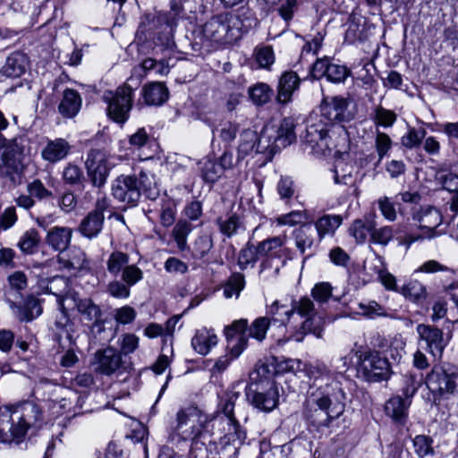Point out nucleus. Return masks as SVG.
Segmentation results:
<instances>
[{"instance_id":"obj_1","label":"nucleus","mask_w":458,"mask_h":458,"mask_svg":"<svg viewBox=\"0 0 458 458\" xmlns=\"http://www.w3.org/2000/svg\"><path fill=\"white\" fill-rule=\"evenodd\" d=\"M303 370L313 383L302 403V417L317 428H329L344 413L347 394L342 382L331 376L325 363H307Z\"/></svg>"},{"instance_id":"obj_2","label":"nucleus","mask_w":458,"mask_h":458,"mask_svg":"<svg viewBox=\"0 0 458 458\" xmlns=\"http://www.w3.org/2000/svg\"><path fill=\"white\" fill-rule=\"evenodd\" d=\"M320 114L310 116L304 140L312 148H330L329 129L334 123H349L356 114L355 105L349 97L326 96L319 105Z\"/></svg>"},{"instance_id":"obj_3","label":"nucleus","mask_w":458,"mask_h":458,"mask_svg":"<svg viewBox=\"0 0 458 458\" xmlns=\"http://www.w3.org/2000/svg\"><path fill=\"white\" fill-rule=\"evenodd\" d=\"M42 420V410L33 401L0 407V439L2 442L19 440L29 428H38Z\"/></svg>"},{"instance_id":"obj_4","label":"nucleus","mask_w":458,"mask_h":458,"mask_svg":"<svg viewBox=\"0 0 458 458\" xmlns=\"http://www.w3.org/2000/svg\"><path fill=\"white\" fill-rule=\"evenodd\" d=\"M156 199L158 190L152 175L140 171L138 174L118 176L112 183V195L128 207L138 205L141 195Z\"/></svg>"},{"instance_id":"obj_5","label":"nucleus","mask_w":458,"mask_h":458,"mask_svg":"<svg viewBox=\"0 0 458 458\" xmlns=\"http://www.w3.org/2000/svg\"><path fill=\"white\" fill-rule=\"evenodd\" d=\"M176 432L183 440L192 442L191 450L197 449L199 443L205 445L210 437L208 424L210 419L203 411L194 405L182 408L176 414Z\"/></svg>"},{"instance_id":"obj_6","label":"nucleus","mask_w":458,"mask_h":458,"mask_svg":"<svg viewBox=\"0 0 458 458\" xmlns=\"http://www.w3.org/2000/svg\"><path fill=\"white\" fill-rule=\"evenodd\" d=\"M267 317L256 318L250 327L248 320L241 318L233 321L225 328V335L227 340V348L233 357H239L248 344V337H252L261 342L265 339L267 331L270 325Z\"/></svg>"},{"instance_id":"obj_7","label":"nucleus","mask_w":458,"mask_h":458,"mask_svg":"<svg viewBox=\"0 0 458 458\" xmlns=\"http://www.w3.org/2000/svg\"><path fill=\"white\" fill-rule=\"evenodd\" d=\"M238 385H233L228 390H226L222 396L218 403V409L223 412L227 420L228 424V434H233L236 438H244L245 433L241 427V419L243 420H247L245 414L240 411V403H237L242 397V393L237 390Z\"/></svg>"},{"instance_id":"obj_8","label":"nucleus","mask_w":458,"mask_h":458,"mask_svg":"<svg viewBox=\"0 0 458 458\" xmlns=\"http://www.w3.org/2000/svg\"><path fill=\"white\" fill-rule=\"evenodd\" d=\"M428 388L440 396L458 394V369L451 364L434 366L426 377Z\"/></svg>"},{"instance_id":"obj_9","label":"nucleus","mask_w":458,"mask_h":458,"mask_svg":"<svg viewBox=\"0 0 458 458\" xmlns=\"http://www.w3.org/2000/svg\"><path fill=\"white\" fill-rule=\"evenodd\" d=\"M132 89L124 85L116 89L114 92L106 91L103 100L107 104V114L116 123H124L129 118L132 106Z\"/></svg>"},{"instance_id":"obj_10","label":"nucleus","mask_w":458,"mask_h":458,"mask_svg":"<svg viewBox=\"0 0 458 458\" xmlns=\"http://www.w3.org/2000/svg\"><path fill=\"white\" fill-rule=\"evenodd\" d=\"M390 366L388 360L377 352H370L360 356L357 367V377L367 382H378L388 378Z\"/></svg>"},{"instance_id":"obj_11","label":"nucleus","mask_w":458,"mask_h":458,"mask_svg":"<svg viewBox=\"0 0 458 458\" xmlns=\"http://www.w3.org/2000/svg\"><path fill=\"white\" fill-rule=\"evenodd\" d=\"M246 399L258 410L270 411L278 403V394L275 382L261 381L246 388Z\"/></svg>"},{"instance_id":"obj_12","label":"nucleus","mask_w":458,"mask_h":458,"mask_svg":"<svg viewBox=\"0 0 458 458\" xmlns=\"http://www.w3.org/2000/svg\"><path fill=\"white\" fill-rule=\"evenodd\" d=\"M40 284L44 287L48 293H51L56 297L58 309L61 311V318L56 320L55 325L57 327H64L68 322L67 310L65 301H72V296L73 294L69 293V280L61 276H54L50 278H41Z\"/></svg>"},{"instance_id":"obj_13","label":"nucleus","mask_w":458,"mask_h":458,"mask_svg":"<svg viewBox=\"0 0 458 458\" xmlns=\"http://www.w3.org/2000/svg\"><path fill=\"white\" fill-rule=\"evenodd\" d=\"M85 167L92 185L98 188L104 186L111 169L107 161L106 151L105 149L91 148L88 152Z\"/></svg>"},{"instance_id":"obj_14","label":"nucleus","mask_w":458,"mask_h":458,"mask_svg":"<svg viewBox=\"0 0 458 458\" xmlns=\"http://www.w3.org/2000/svg\"><path fill=\"white\" fill-rule=\"evenodd\" d=\"M174 27V21H169L166 14L161 13H145L140 18V22L138 29V33L144 35L147 38H152L159 30H169L168 35L165 37L164 44L165 50H172L175 46L171 33Z\"/></svg>"},{"instance_id":"obj_15","label":"nucleus","mask_w":458,"mask_h":458,"mask_svg":"<svg viewBox=\"0 0 458 458\" xmlns=\"http://www.w3.org/2000/svg\"><path fill=\"white\" fill-rule=\"evenodd\" d=\"M22 153L23 147L16 140L0 146V177L14 182L20 172Z\"/></svg>"},{"instance_id":"obj_16","label":"nucleus","mask_w":458,"mask_h":458,"mask_svg":"<svg viewBox=\"0 0 458 458\" xmlns=\"http://www.w3.org/2000/svg\"><path fill=\"white\" fill-rule=\"evenodd\" d=\"M310 75L316 80L325 77L330 82L342 83L351 75V71L347 66L325 57L317 59L310 67Z\"/></svg>"},{"instance_id":"obj_17","label":"nucleus","mask_w":458,"mask_h":458,"mask_svg":"<svg viewBox=\"0 0 458 458\" xmlns=\"http://www.w3.org/2000/svg\"><path fill=\"white\" fill-rule=\"evenodd\" d=\"M445 323L448 330L446 338L444 337V332L441 329L433 326L420 324L417 327L420 339L426 342L427 347L434 357H441L451 337V327L454 323L449 319H446Z\"/></svg>"},{"instance_id":"obj_18","label":"nucleus","mask_w":458,"mask_h":458,"mask_svg":"<svg viewBox=\"0 0 458 458\" xmlns=\"http://www.w3.org/2000/svg\"><path fill=\"white\" fill-rule=\"evenodd\" d=\"M292 309H294V314L297 313L301 318H305V320L301 322V331L293 336L295 341L301 342L303 335L307 333H312L317 337H321L322 330L319 327H312L317 312L313 301L309 297H302L299 301H293Z\"/></svg>"},{"instance_id":"obj_19","label":"nucleus","mask_w":458,"mask_h":458,"mask_svg":"<svg viewBox=\"0 0 458 458\" xmlns=\"http://www.w3.org/2000/svg\"><path fill=\"white\" fill-rule=\"evenodd\" d=\"M239 17L240 14L235 16L236 19ZM233 18L234 16H228L227 14L212 17L202 28L203 37L214 42L223 41L229 31L230 23L233 22Z\"/></svg>"},{"instance_id":"obj_20","label":"nucleus","mask_w":458,"mask_h":458,"mask_svg":"<svg viewBox=\"0 0 458 458\" xmlns=\"http://www.w3.org/2000/svg\"><path fill=\"white\" fill-rule=\"evenodd\" d=\"M9 308L21 322H30L42 313L40 301L33 295H29L19 303L7 300Z\"/></svg>"},{"instance_id":"obj_21","label":"nucleus","mask_w":458,"mask_h":458,"mask_svg":"<svg viewBox=\"0 0 458 458\" xmlns=\"http://www.w3.org/2000/svg\"><path fill=\"white\" fill-rule=\"evenodd\" d=\"M93 364L96 371L104 375H111L121 367L122 354L111 347L99 350L95 354Z\"/></svg>"},{"instance_id":"obj_22","label":"nucleus","mask_w":458,"mask_h":458,"mask_svg":"<svg viewBox=\"0 0 458 458\" xmlns=\"http://www.w3.org/2000/svg\"><path fill=\"white\" fill-rule=\"evenodd\" d=\"M293 238L296 248L302 255H304L307 250L310 251L309 255L304 257L303 261H305L310 256L313 255L318 245L312 224H301L300 227L293 231Z\"/></svg>"},{"instance_id":"obj_23","label":"nucleus","mask_w":458,"mask_h":458,"mask_svg":"<svg viewBox=\"0 0 458 458\" xmlns=\"http://www.w3.org/2000/svg\"><path fill=\"white\" fill-rule=\"evenodd\" d=\"M71 149V144L63 138L47 140L41 149V157L50 164H55L65 159Z\"/></svg>"},{"instance_id":"obj_24","label":"nucleus","mask_w":458,"mask_h":458,"mask_svg":"<svg viewBox=\"0 0 458 458\" xmlns=\"http://www.w3.org/2000/svg\"><path fill=\"white\" fill-rule=\"evenodd\" d=\"M29 65V58L21 51L11 53L0 69V73L6 78H20L23 75Z\"/></svg>"},{"instance_id":"obj_25","label":"nucleus","mask_w":458,"mask_h":458,"mask_svg":"<svg viewBox=\"0 0 458 458\" xmlns=\"http://www.w3.org/2000/svg\"><path fill=\"white\" fill-rule=\"evenodd\" d=\"M300 82L301 79L296 72H284L279 79L276 100L282 104L291 101L293 93L299 89Z\"/></svg>"},{"instance_id":"obj_26","label":"nucleus","mask_w":458,"mask_h":458,"mask_svg":"<svg viewBox=\"0 0 458 458\" xmlns=\"http://www.w3.org/2000/svg\"><path fill=\"white\" fill-rule=\"evenodd\" d=\"M72 229L66 226H54L47 233L46 242L54 250L64 252L70 245Z\"/></svg>"},{"instance_id":"obj_27","label":"nucleus","mask_w":458,"mask_h":458,"mask_svg":"<svg viewBox=\"0 0 458 458\" xmlns=\"http://www.w3.org/2000/svg\"><path fill=\"white\" fill-rule=\"evenodd\" d=\"M81 105L82 99L79 92L72 89H66L63 92L58 111L64 118H73L80 112Z\"/></svg>"},{"instance_id":"obj_28","label":"nucleus","mask_w":458,"mask_h":458,"mask_svg":"<svg viewBox=\"0 0 458 458\" xmlns=\"http://www.w3.org/2000/svg\"><path fill=\"white\" fill-rule=\"evenodd\" d=\"M217 335L213 329H198L191 339L193 350L200 355H207L217 344Z\"/></svg>"},{"instance_id":"obj_29","label":"nucleus","mask_w":458,"mask_h":458,"mask_svg":"<svg viewBox=\"0 0 458 458\" xmlns=\"http://www.w3.org/2000/svg\"><path fill=\"white\" fill-rule=\"evenodd\" d=\"M284 243V239L281 236H275L260 242L258 246V253L260 258H266L260 265L262 272L267 267L270 259L280 257L281 247Z\"/></svg>"},{"instance_id":"obj_30","label":"nucleus","mask_w":458,"mask_h":458,"mask_svg":"<svg viewBox=\"0 0 458 458\" xmlns=\"http://www.w3.org/2000/svg\"><path fill=\"white\" fill-rule=\"evenodd\" d=\"M144 101L148 106H162L169 97L166 86L162 82H150L141 90Z\"/></svg>"},{"instance_id":"obj_31","label":"nucleus","mask_w":458,"mask_h":458,"mask_svg":"<svg viewBox=\"0 0 458 458\" xmlns=\"http://www.w3.org/2000/svg\"><path fill=\"white\" fill-rule=\"evenodd\" d=\"M105 216H100L92 212H89L87 216L81 221L78 226V232L85 238L92 240L97 238L102 232L104 226Z\"/></svg>"},{"instance_id":"obj_32","label":"nucleus","mask_w":458,"mask_h":458,"mask_svg":"<svg viewBox=\"0 0 458 458\" xmlns=\"http://www.w3.org/2000/svg\"><path fill=\"white\" fill-rule=\"evenodd\" d=\"M58 262L69 271H80L86 267V254L82 250L73 248L67 253L59 254Z\"/></svg>"},{"instance_id":"obj_33","label":"nucleus","mask_w":458,"mask_h":458,"mask_svg":"<svg viewBox=\"0 0 458 458\" xmlns=\"http://www.w3.org/2000/svg\"><path fill=\"white\" fill-rule=\"evenodd\" d=\"M342 223L343 217L340 215H324L319 217L314 224L318 242L327 235L333 236Z\"/></svg>"},{"instance_id":"obj_34","label":"nucleus","mask_w":458,"mask_h":458,"mask_svg":"<svg viewBox=\"0 0 458 458\" xmlns=\"http://www.w3.org/2000/svg\"><path fill=\"white\" fill-rule=\"evenodd\" d=\"M216 225L219 228V232L228 238L245 230L243 220L236 213L218 217L216 219Z\"/></svg>"},{"instance_id":"obj_35","label":"nucleus","mask_w":458,"mask_h":458,"mask_svg":"<svg viewBox=\"0 0 458 458\" xmlns=\"http://www.w3.org/2000/svg\"><path fill=\"white\" fill-rule=\"evenodd\" d=\"M373 217L374 215H369L364 219H357L349 228L350 234L355 238L357 242L362 243L369 235L372 236V232L377 226Z\"/></svg>"},{"instance_id":"obj_36","label":"nucleus","mask_w":458,"mask_h":458,"mask_svg":"<svg viewBox=\"0 0 458 458\" xmlns=\"http://www.w3.org/2000/svg\"><path fill=\"white\" fill-rule=\"evenodd\" d=\"M72 303L77 308L83 319L89 322H93L103 316L100 307L91 299H77L75 295H72Z\"/></svg>"},{"instance_id":"obj_37","label":"nucleus","mask_w":458,"mask_h":458,"mask_svg":"<svg viewBox=\"0 0 458 458\" xmlns=\"http://www.w3.org/2000/svg\"><path fill=\"white\" fill-rule=\"evenodd\" d=\"M258 140L259 135L253 130L246 129L241 132L240 143L237 149V163L252 153H256V143Z\"/></svg>"},{"instance_id":"obj_38","label":"nucleus","mask_w":458,"mask_h":458,"mask_svg":"<svg viewBox=\"0 0 458 458\" xmlns=\"http://www.w3.org/2000/svg\"><path fill=\"white\" fill-rule=\"evenodd\" d=\"M294 128L295 123L293 118L287 117L283 119L276 131V135L273 136L275 143L278 146V148H285L296 140Z\"/></svg>"},{"instance_id":"obj_39","label":"nucleus","mask_w":458,"mask_h":458,"mask_svg":"<svg viewBox=\"0 0 458 458\" xmlns=\"http://www.w3.org/2000/svg\"><path fill=\"white\" fill-rule=\"evenodd\" d=\"M267 318L270 323L278 324L279 327L285 326L294 315V309L289 308L284 304H280L276 301L267 310Z\"/></svg>"},{"instance_id":"obj_40","label":"nucleus","mask_w":458,"mask_h":458,"mask_svg":"<svg viewBox=\"0 0 458 458\" xmlns=\"http://www.w3.org/2000/svg\"><path fill=\"white\" fill-rule=\"evenodd\" d=\"M40 236L38 232L32 228L26 231L20 238L17 246L25 255H32L38 250Z\"/></svg>"},{"instance_id":"obj_41","label":"nucleus","mask_w":458,"mask_h":458,"mask_svg":"<svg viewBox=\"0 0 458 458\" xmlns=\"http://www.w3.org/2000/svg\"><path fill=\"white\" fill-rule=\"evenodd\" d=\"M354 167L352 165L338 160L335 164L334 181L336 184L353 185L355 179L353 177Z\"/></svg>"},{"instance_id":"obj_42","label":"nucleus","mask_w":458,"mask_h":458,"mask_svg":"<svg viewBox=\"0 0 458 458\" xmlns=\"http://www.w3.org/2000/svg\"><path fill=\"white\" fill-rule=\"evenodd\" d=\"M129 255L123 251H114L106 261V269L114 276H118L129 264Z\"/></svg>"},{"instance_id":"obj_43","label":"nucleus","mask_w":458,"mask_h":458,"mask_svg":"<svg viewBox=\"0 0 458 458\" xmlns=\"http://www.w3.org/2000/svg\"><path fill=\"white\" fill-rule=\"evenodd\" d=\"M200 173L203 180L208 183L216 182L224 174L223 168L214 159L203 161L200 166Z\"/></svg>"},{"instance_id":"obj_44","label":"nucleus","mask_w":458,"mask_h":458,"mask_svg":"<svg viewBox=\"0 0 458 458\" xmlns=\"http://www.w3.org/2000/svg\"><path fill=\"white\" fill-rule=\"evenodd\" d=\"M62 179L64 183L71 186H81L85 181L81 168L72 163L67 164L62 173Z\"/></svg>"},{"instance_id":"obj_45","label":"nucleus","mask_w":458,"mask_h":458,"mask_svg":"<svg viewBox=\"0 0 458 458\" xmlns=\"http://www.w3.org/2000/svg\"><path fill=\"white\" fill-rule=\"evenodd\" d=\"M244 286V276L241 273H233L223 287L224 296L227 299L233 296L238 298Z\"/></svg>"},{"instance_id":"obj_46","label":"nucleus","mask_w":458,"mask_h":458,"mask_svg":"<svg viewBox=\"0 0 458 458\" xmlns=\"http://www.w3.org/2000/svg\"><path fill=\"white\" fill-rule=\"evenodd\" d=\"M213 248V239L210 234H201L192 244L191 255L196 259H204Z\"/></svg>"},{"instance_id":"obj_47","label":"nucleus","mask_w":458,"mask_h":458,"mask_svg":"<svg viewBox=\"0 0 458 458\" xmlns=\"http://www.w3.org/2000/svg\"><path fill=\"white\" fill-rule=\"evenodd\" d=\"M27 192L39 201L54 199L55 194L47 189L40 179H34L27 183Z\"/></svg>"},{"instance_id":"obj_48","label":"nucleus","mask_w":458,"mask_h":458,"mask_svg":"<svg viewBox=\"0 0 458 458\" xmlns=\"http://www.w3.org/2000/svg\"><path fill=\"white\" fill-rule=\"evenodd\" d=\"M251 101L257 106L267 104L272 96V89L265 83H259L249 90Z\"/></svg>"},{"instance_id":"obj_49","label":"nucleus","mask_w":458,"mask_h":458,"mask_svg":"<svg viewBox=\"0 0 458 458\" xmlns=\"http://www.w3.org/2000/svg\"><path fill=\"white\" fill-rule=\"evenodd\" d=\"M370 117L377 125L383 127H389L393 125L396 120V114L393 111L386 109L380 106H376L373 109Z\"/></svg>"},{"instance_id":"obj_50","label":"nucleus","mask_w":458,"mask_h":458,"mask_svg":"<svg viewBox=\"0 0 458 458\" xmlns=\"http://www.w3.org/2000/svg\"><path fill=\"white\" fill-rule=\"evenodd\" d=\"M272 138L274 139L269 130H262L256 143V153L272 155L278 148V146L275 143V140H273V141L271 140Z\"/></svg>"},{"instance_id":"obj_51","label":"nucleus","mask_w":458,"mask_h":458,"mask_svg":"<svg viewBox=\"0 0 458 458\" xmlns=\"http://www.w3.org/2000/svg\"><path fill=\"white\" fill-rule=\"evenodd\" d=\"M272 138L274 139L269 130H262L256 143V153L272 155L278 148V146L275 143V140H273V141L271 140Z\"/></svg>"},{"instance_id":"obj_52","label":"nucleus","mask_w":458,"mask_h":458,"mask_svg":"<svg viewBox=\"0 0 458 458\" xmlns=\"http://www.w3.org/2000/svg\"><path fill=\"white\" fill-rule=\"evenodd\" d=\"M259 259H260L259 253H258V246H254L250 242L247 243L246 247L243 248L238 258V265L241 269H245L248 265H254Z\"/></svg>"},{"instance_id":"obj_53","label":"nucleus","mask_w":458,"mask_h":458,"mask_svg":"<svg viewBox=\"0 0 458 458\" xmlns=\"http://www.w3.org/2000/svg\"><path fill=\"white\" fill-rule=\"evenodd\" d=\"M308 214L305 210H294L276 218V223L280 225L293 226L298 224L308 223Z\"/></svg>"},{"instance_id":"obj_54","label":"nucleus","mask_w":458,"mask_h":458,"mask_svg":"<svg viewBox=\"0 0 458 458\" xmlns=\"http://www.w3.org/2000/svg\"><path fill=\"white\" fill-rule=\"evenodd\" d=\"M432 442L431 437L424 435H419L411 440L415 453L420 458H423L426 455H433L434 450L432 447Z\"/></svg>"},{"instance_id":"obj_55","label":"nucleus","mask_w":458,"mask_h":458,"mask_svg":"<svg viewBox=\"0 0 458 458\" xmlns=\"http://www.w3.org/2000/svg\"><path fill=\"white\" fill-rule=\"evenodd\" d=\"M403 295L406 299L419 301L426 296V288L417 280L411 281L403 286Z\"/></svg>"},{"instance_id":"obj_56","label":"nucleus","mask_w":458,"mask_h":458,"mask_svg":"<svg viewBox=\"0 0 458 458\" xmlns=\"http://www.w3.org/2000/svg\"><path fill=\"white\" fill-rule=\"evenodd\" d=\"M359 309L363 316L368 317L369 318L389 316L388 313L386 312V310L375 301H369L366 303L360 302Z\"/></svg>"},{"instance_id":"obj_57","label":"nucleus","mask_w":458,"mask_h":458,"mask_svg":"<svg viewBox=\"0 0 458 458\" xmlns=\"http://www.w3.org/2000/svg\"><path fill=\"white\" fill-rule=\"evenodd\" d=\"M436 180L442 185V189L449 192L458 191V175L453 173L444 174L439 169L436 174Z\"/></svg>"},{"instance_id":"obj_58","label":"nucleus","mask_w":458,"mask_h":458,"mask_svg":"<svg viewBox=\"0 0 458 458\" xmlns=\"http://www.w3.org/2000/svg\"><path fill=\"white\" fill-rule=\"evenodd\" d=\"M426 131L422 128L415 129L408 127L407 133L403 136V146L412 148L420 145L425 138Z\"/></svg>"},{"instance_id":"obj_59","label":"nucleus","mask_w":458,"mask_h":458,"mask_svg":"<svg viewBox=\"0 0 458 458\" xmlns=\"http://www.w3.org/2000/svg\"><path fill=\"white\" fill-rule=\"evenodd\" d=\"M376 72V67L371 63H366L357 72V80L361 81L366 89H372L376 83L373 73Z\"/></svg>"},{"instance_id":"obj_60","label":"nucleus","mask_w":458,"mask_h":458,"mask_svg":"<svg viewBox=\"0 0 458 458\" xmlns=\"http://www.w3.org/2000/svg\"><path fill=\"white\" fill-rule=\"evenodd\" d=\"M332 290L333 287L329 283L320 282L314 285L311 295L318 302L325 303L332 297Z\"/></svg>"},{"instance_id":"obj_61","label":"nucleus","mask_w":458,"mask_h":458,"mask_svg":"<svg viewBox=\"0 0 458 458\" xmlns=\"http://www.w3.org/2000/svg\"><path fill=\"white\" fill-rule=\"evenodd\" d=\"M122 280L129 286H133L143 278V272L136 265H128L121 274Z\"/></svg>"},{"instance_id":"obj_62","label":"nucleus","mask_w":458,"mask_h":458,"mask_svg":"<svg viewBox=\"0 0 458 458\" xmlns=\"http://www.w3.org/2000/svg\"><path fill=\"white\" fill-rule=\"evenodd\" d=\"M255 58L260 67L268 68L275 61L272 47L267 46L260 48H257L255 51Z\"/></svg>"},{"instance_id":"obj_63","label":"nucleus","mask_w":458,"mask_h":458,"mask_svg":"<svg viewBox=\"0 0 458 458\" xmlns=\"http://www.w3.org/2000/svg\"><path fill=\"white\" fill-rule=\"evenodd\" d=\"M240 131V124L235 122H227L219 130V138L225 143H231Z\"/></svg>"},{"instance_id":"obj_64","label":"nucleus","mask_w":458,"mask_h":458,"mask_svg":"<svg viewBox=\"0 0 458 458\" xmlns=\"http://www.w3.org/2000/svg\"><path fill=\"white\" fill-rule=\"evenodd\" d=\"M277 192L282 199H289L294 194V182L289 176H281L277 182Z\"/></svg>"}]
</instances>
